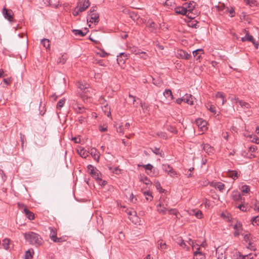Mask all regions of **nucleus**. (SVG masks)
<instances>
[{
    "mask_svg": "<svg viewBox=\"0 0 259 259\" xmlns=\"http://www.w3.org/2000/svg\"><path fill=\"white\" fill-rule=\"evenodd\" d=\"M26 240L29 244L34 245L36 246H39L44 243V240L40 236L33 232H26L24 234Z\"/></svg>",
    "mask_w": 259,
    "mask_h": 259,
    "instance_id": "f257e3e1",
    "label": "nucleus"
},
{
    "mask_svg": "<svg viewBox=\"0 0 259 259\" xmlns=\"http://www.w3.org/2000/svg\"><path fill=\"white\" fill-rule=\"evenodd\" d=\"M162 168L165 172H167L172 178H174L177 175L176 171L168 164H163Z\"/></svg>",
    "mask_w": 259,
    "mask_h": 259,
    "instance_id": "f03ea898",
    "label": "nucleus"
},
{
    "mask_svg": "<svg viewBox=\"0 0 259 259\" xmlns=\"http://www.w3.org/2000/svg\"><path fill=\"white\" fill-rule=\"evenodd\" d=\"M90 2L89 0H80L77 8L79 9V11L83 12L85 11L89 6Z\"/></svg>",
    "mask_w": 259,
    "mask_h": 259,
    "instance_id": "7ed1b4c3",
    "label": "nucleus"
},
{
    "mask_svg": "<svg viewBox=\"0 0 259 259\" xmlns=\"http://www.w3.org/2000/svg\"><path fill=\"white\" fill-rule=\"evenodd\" d=\"M177 56L185 59H189L191 57V52H187L185 50H177Z\"/></svg>",
    "mask_w": 259,
    "mask_h": 259,
    "instance_id": "20e7f679",
    "label": "nucleus"
},
{
    "mask_svg": "<svg viewBox=\"0 0 259 259\" xmlns=\"http://www.w3.org/2000/svg\"><path fill=\"white\" fill-rule=\"evenodd\" d=\"M3 15L6 19H7L9 21H12L13 19V13L11 10H8L6 8L3 9Z\"/></svg>",
    "mask_w": 259,
    "mask_h": 259,
    "instance_id": "39448f33",
    "label": "nucleus"
},
{
    "mask_svg": "<svg viewBox=\"0 0 259 259\" xmlns=\"http://www.w3.org/2000/svg\"><path fill=\"white\" fill-rule=\"evenodd\" d=\"M91 23H97L99 22V14L97 13L89 14L87 18V21L89 20Z\"/></svg>",
    "mask_w": 259,
    "mask_h": 259,
    "instance_id": "423d86ee",
    "label": "nucleus"
},
{
    "mask_svg": "<svg viewBox=\"0 0 259 259\" xmlns=\"http://www.w3.org/2000/svg\"><path fill=\"white\" fill-rule=\"evenodd\" d=\"M201 147L203 150L208 155H211L213 154L214 150L212 147L208 144H203L201 145Z\"/></svg>",
    "mask_w": 259,
    "mask_h": 259,
    "instance_id": "0eeeda50",
    "label": "nucleus"
},
{
    "mask_svg": "<svg viewBox=\"0 0 259 259\" xmlns=\"http://www.w3.org/2000/svg\"><path fill=\"white\" fill-rule=\"evenodd\" d=\"M142 166V167H144L145 168V169L150 171L149 172H147L148 175L151 176H154L156 175V172L155 171V169L154 168V167L153 166V165H151V164L148 163L146 165H141L140 164L138 165V166Z\"/></svg>",
    "mask_w": 259,
    "mask_h": 259,
    "instance_id": "6e6552de",
    "label": "nucleus"
},
{
    "mask_svg": "<svg viewBox=\"0 0 259 259\" xmlns=\"http://www.w3.org/2000/svg\"><path fill=\"white\" fill-rule=\"evenodd\" d=\"M127 59V55L124 53H120L119 55L117 56V61L118 64H124L125 60Z\"/></svg>",
    "mask_w": 259,
    "mask_h": 259,
    "instance_id": "1a4fd4ad",
    "label": "nucleus"
},
{
    "mask_svg": "<svg viewBox=\"0 0 259 259\" xmlns=\"http://www.w3.org/2000/svg\"><path fill=\"white\" fill-rule=\"evenodd\" d=\"M123 12L125 13H128L130 15V17L134 20L136 21L139 19L140 18L139 15L137 14V13L130 11L128 9H125L123 10Z\"/></svg>",
    "mask_w": 259,
    "mask_h": 259,
    "instance_id": "9d476101",
    "label": "nucleus"
},
{
    "mask_svg": "<svg viewBox=\"0 0 259 259\" xmlns=\"http://www.w3.org/2000/svg\"><path fill=\"white\" fill-rule=\"evenodd\" d=\"M168 201L166 198H161L160 203L157 205V207H162L165 209H168Z\"/></svg>",
    "mask_w": 259,
    "mask_h": 259,
    "instance_id": "9b49d317",
    "label": "nucleus"
},
{
    "mask_svg": "<svg viewBox=\"0 0 259 259\" xmlns=\"http://www.w3.org/2000/svg\"><path fill=\"white\" fill-rule=\"evenodd\" d=\"M175 12L178 14L183 15H187L188 10L187 8L184 7H178L175 8Z\"/></svg>",
    "mask_w": 259,
    "mask_h": 259,
    "instance_id": "f8f14e48",
    "label": "nucleus"
},
{
    "mask_svg": "<svg viewBox=\"0 0 259 259\" xmlns=\"http://www.w3.org/2000/svg\"><path fill=\"white\" fill-rule=\"evenodd\" d=\"M147 27L150 31H153L156 29L157 25L154 22L151 20H149L146 24Z\"/></svg>",
    "mask_w": 259,
    "mask_h": 259,
    "instance_id": "ddd939ff",
    "label": "nucleus"
},
{
    "mask_svg": "<svg viewBox=\"0 0 259 259\" xmlns=\"http://www.w3.org/2000/svg\"><path fill=\"white\" fill-rule=\"evenodd\" d=\"M193 97L190 94H186L184 96H183V101L185 103L190 104H193Z\"/></svg>",
    "mask_w": 259,
    "mask_h": 259,
    "instance_id": "4468645a",
    "label": "nucleus"
},
{
    "mask_svg": "<svg viewBox=\"0 0 259 259\" xmlns=\"http://www.w3.org/2000/svg\"><path fill=\"white\" fill-rule=\"evenodd\" d=\"M185 5H187L185 8H187L188 12L187 15L189 16L190 13H193V11H194V9L195 6V3L194 1H191L188 4H186Z\"/></svg>",
    "mask_w": 259,
    "mask_h": 259,
    "instance_id": "2eb2a0df",
    "label": "nucleus"
},
{
    "mask_svg": "<svg viewBox=\"0 0 259 259\" xmlns=\"http://www.w3.org/2000/svg\"><path fill=\"white\" fill-rule=\"evenodd\" d=\"M200 248L198 247L197 250L194 252V256L196 259H205V256L203 253L199 251Z\"/></svg>",
    "mask_w": 259,
    "mask_h": 259,
    "instance_id": "dca6fc26",
    "label": "nucleus"
},
{
    "mask_svg": "<svg viewBox=\"0 0 259 259\" xmlns=\"http://www.w3.org/2000/svg\"><path fill=\"white\" fill-rule=\"evenodd\" d=\"M164 96L168 100H172L174 99V97L172 94L171 91L169 89H166L163 92Z\"/></svg>",
    "mask_w": 259,
    "mask_h": 259,
    "instance_id": "f3484780",
    "label": "nucleus"
},
{
    "mask_svg": "<svg viewBox=\"0 0 259 259\" xmlns=\"http://www.w3.org/2000/svg\"><path fill=\"white\" fill-rule=\"evenodd\" d=\"M87 29L85 28L84 31L78 29H73L72 32L75 35H79L80 36H84L87 33Z\"/></svg>",
    "mask_w": 259,
    "mask_h": 259,
    "instance_id": "a211bd4d",
    "label": "nucleus"
},
{
    "mask_svg": "<svg viewBox=\"0 0 259 259\" xmlns=\"http://www.w3.org/2000/svg\"><path fill=\"white\" fill-rule=\"evenodd\" d=\"M245 39H246V40L252 42V44L254 45V46L256 48V49H257L258 44L255 42L254 38L253 37V36L252 35H250L248 33H247L246 34Z\"/></svg>",
    "mask_w": 259,
    "mask_h": 259,
    "instance_id": "6ab92c4d",
    "label": "nucleus"
},
{
    "mask_svg": "<svg viewBox=\"0 0 259 259\" xmlns=\"http://www.w3.org/2000/svg\"><path fill=\"white\" fill-rule=\"evenodd\" d=\"M23 211L29 220H33L34 219V214L32 212H31L28 208L26 207L24 208Z\"/></svg>",
    "mask_w": 259,
    "mask_h": 259,
    "instance_id": "aec40b11",
    "label": "nucleus"
},
{
    "mask_svg": "<svg viewBox=\"0 0 259 259\" xmlns=\"http://www.w3.org/2000/svg\"><path fill=\"white\" fill-rule=\"evenodd\" d=\"M212 186H213L215 189H218L221 192H223L225 188V185L221 182H216L212 185Z\"/></svg>",
    "mask_w": 259,
    "mask_h": 259,
    "instance_id": "412c9836",
    "label": "nucleus"
},
{
    "mask_svg": "<svg viewBox=\"0 0 259 259\" xmlns=\"http://www.w3.org/2000/svg\"><path fill=\"white\" fill-rule=\"evenodd\" d=\"M196 122L198 126L200 127L202 130H203V128H205L206 125V122L201 118H198L196 120Z\"/></svg>",
    "mask_w": 259,
    "mask_h": 259,
    "instance_id": "4be33fe9",
    "label": "nucleus"
},
{
    "mask_svg": "<svg viewBox=\"0 0 259 259\" xmlns=\"http://www.w3.org/2000/svg\"><path fill=\"white\" fill-rule=\"evenodd\" d=\"M50 230H51L50 237L52 241L55 239H57V231L56 229H53V228L50 227Z\"/></svg>",
    "mask_w": 259,
    "mask_h": 259,
    "instance_id": "5701e85b",
    "label": "nucleus"
},
{
    "mask_svg": "<svg viewBox=\"0 0 259 259\" xmlns=\"http://www.w3.org/2000/svg\"><path fill=\"white\" fill-rule=\"evenodd\" d=\"M91 154L92 155V156L93 157L94 159L95 160L98 161L100 156L98 152H97L96 149L93 148L91 149Z\"/></svg>",
    "mask_w": 259,
    "mask_h": 259,
    "instance_id": "b1692460",
    "label": "nucleus"
},
{
    "mask_svg": "<svg viewBox=\"0 0 259 259\" xmlns=\"http://www.w3.org/2000/svg\"><path fill=\"white\" fill-rule=\"evenodd\" d=\"M204 50H195L193 52V55L194 57H196L198 55H199L196 58L197 60L200 59L201 57V54H204Z\"/></svg>",
    "mask_w": 259,
    "mask_h": 259,
    "instance_id": "393cba45",
    "label": "nucleus"
},
{
    "mask_svg": "<svg viewBox=\"0 0 259 259\" xmlns=\"http://www.w3.org/2000/svg\"><path fill=\"white\" fill-rule=\"evenodd\" d=\"M239 104L240 106L244 109H248L251 108V105L250 104L243 101L241 100L239 101Z\"/></svg>",
    "mask_w": 259,
    "mask_h": 259,
    "instance_id": "a878e982",
    "label": "nucleus"
},
{
    "mask_svg": "<svg viewBox=\"0 0 259 259\" xmlns=\"http://www.w3.org/2000/svg\"><path fill=\"white\" fill-rule=\"evenodd\" d=\"M231 197L236 201H239L241 199V196L238 192H233L231 195Z\"/></svg>",
    "mask_w": 259,
    "mask_h": 259,
    "instance_id": "bb28decb",
    "label": "nucleus"
},
{
    "mask_svg": "<svg viewBox=\"0 0 259 259\" xmlns=\"http://www.w3.org/2000/svg\"><path fill=\"white\" fill-rule=\"evenodd\" d=\"M41 44L43 46V47L45 49H49L50 46V41L49 39L44 38L41 40Z\"/></svg>",
    "mask_w": 259,
    "mask_h": 259,
    "instance_id": "cd10ccee",
    "label": "nucleus"
},
{
    "mask_svg": "<svg viewBox=\"0 0 259 259\" xmlns=\"http://www.w3.org/2000/svg\"><path fill=\"white\" fill-rule=\"evenodd\" d=\"M10 243V239L8 238H5L3 240L2 245L5 249H8L9 248V245Z\"/></svg>",
    "mask_w": 259,
    "mask_h": 259,
    "instance_id": "c85d7f7f",
    "label": "nucleus"
},
{
    "mask_svg": "<svg viewBox=\"0 0 259 259\" xmlns=\"http://www.w3.org/2000/svg\"><path fill=\"white\" fill-rule=\"evenodd\" d=\"M158 247L161 250L165 249L167 248V245L163 240H159L157 241Z\"/></svg>",
    "mask_w": 259,
    "mask_h": 259,
    "instance_id": "c756f323",
    "label": "nucleus"
},
{
    "mask_svg": "<svg viewBox=\"0 0 259 259\" xmlns=\"http://www.w3.org/2000/svg\"><path fill=\"white\" fill-rule=\"evenodd\" d=\"M101 175L100 172L98 170L95 171L93 174H91L92 177L94 178L97 181H101V178L99 177V175Z\"/></svg>",
    "mask_w": 259,
    "mask_h": 259,
    "instance_id": "7c9ffc66",
    "label": "nucleus"
},
{
    "mask_svg": "<svg viewBox=\"0 0 259 259\" xmlns=\"http://www.w3.org/2000/svg\"><path fill=\"white\" fill-rule=\"evenodd\" d=\"M74 108L77 113L83 114L85 112V108L82 106L77 105L76 107H74Z\"/></svg>",
    "mask_w": 259,
    "mask_h": 259,
    "instance_id": "2f4dec72",
    "label": "nucleus"
},
{
    "mask_svg": "<svg viewBox=\"0 0 259 259\" xmlns=\"http://www.w3.org/2000/svg\"><path fill=\"white\" fill-rule=\"evenodd\" d=\"M140 181L143 182L146 185H151L152 184V182L146 176H142V177H141L140 178Z\"/></svg>",
    "mask_w": 259,
    "mask_h": 259,
    "instance_id": "473e14b6",
    "label": "nucleus"
},
{
    "mask_svg": "<svg viewBox=\"0 0 259 259\" xmlns=\"http://www.w3.org/2000/svg\"><path fill=\"white\" fill-rule=\"evenodd\" d=\"M151 150L156 155H159L161 157H163V153H162V151L159 152V148H157L156 147H154V148H151Z\"/></svg>",
    "mask_w": 259,
    "mask_h": 259,
    "instance_id": "72a5a7b5",
    "label": "nucleus"
},
{
    "mask_svg": "<svg viewBox=\"0 0 259 259\" xmlns=\"http://www.w3.org/2000/svg\"><path fill=\"white\" fill-rule=\"evenodd\" d=\"M33 250H28L26 251L25 254V259H31L33 257Z\"/></svg>",
    "mask_w": 259,
    "mask_h": 259,
    "instance_id": "f704fd0d",
    "label": "nucleus"
},
{
    "mask_svg": "<svg viewBox=\"0 0 259 259\" xmlns=\"http://www.w3.org/2000/svg\"><path fill=\"white\" fill-rule=\"evenodd\" d=\"M99 52H96V54L101 57H105L109 55V54L104 51V50H99Z\"/></svg>",
    "mask_w": 259,
    "mask_h": 259,
    "instance_id": "c9c22d12",
    "label": "nucleus"
},
{
    "mask_svg": "<svg viewBox=\"0 0 259 259\" xmlns=\"http://www.w3.org/2000/svg\"><path fill=\"white\" fill-rule=\"evenodd\" d=\"M110 170L116 174H119L120 173V169L118 167H109Z\"/></svg>",
    "mask_w": 259,
    "mask_h": 259,
    "instance_id": "e433bc0d",
    "label": "nucleus"
},
{
    "mask_svg": "<svg viewBox=\"0 0 259 259\" xmlns=\"http://www.w3.org/2000/svg\"><path fill=\"white\" fill-rule=\"evenodd\" d=\"M67 59V55L64 54L62 55L61 58H59L58 60V62L59 63L64 64Z\"/></svg>",
    "mask_w": 259,
    "mask_h": 259,
    "instance_id": "4c0bfd02",
    "label": "nucleus"
},
{
    "mask_svg": "<svg viewBox=\"0 0 259 259\" xmlns=\"http://www.w3.org/2000/svg\"><path fill=\"white\" fill-rule=\"evenodd\" d=\"M250 140L252 142L259 144V138L255 135H251L250 136Z\"/></svg>",
    "mask_w": 259,
    "mask_h": 259,
    "instance_id": "58836bf2",
    "label": "nucleus"
},
{
    "mask_svg": "<svg viewBox=\"0 0 259 259\" xmlns=\"http://www.w3.org/2000/svg\"><path fill=\"white\" fill-rule=\"evenodd\" d=\"M65 102V99L60 100L57 104V108L58 109H60L64 106Z\"/></svg>",
    "mask_w": 259,
    "mask_h": 259,
    "instance_id": "ea45409f",
    "label": "nucleus"
},
{
    "mask_svg": "<svg viewBox=\"0 0 259 259\" xmlns=\"http://www.w3.org/2000/svg\"><path fill=\"white\" fill-rule=\"evenodd\" d=\"M177 243L180 245V246L183 248H185L186 246V244L184 242L182 237H179L178 238Z\"/></svg>",
    "mask_w": 259,
    "mask_h": 259,
    "instance_id": "a19ab883",
    "label": "nucleus"
},
{
    "mask_svg": "<svg viewBox=\"0 0 259 259\" xmlns=\"http://www.w3.org/2000/svg\"><path fill=\"white\" fill-rule=\"evenodd\" d=\"M96 169H97L96 168L94 167L92 165H89L88 166V170L89 173L90 175L93 174V172H94L96 170Z\"/></svg>",
    "mask_w": 259,
    "mask_h": 259,
    "instance_id": "79ce46f5",
    "label": "nucleus"
},
{
    "mask_svg": "<svg viewBox=\"0 0 259 259\" xmlns=\"http://www.w3.org/2000/svg\"><path fill=\"white\" fill-rule=\"evenodd\" d=\"M155 187H156V189L159 190L160 193H163L165 191L164 189H163L161 188L160 184L159 182H157L155 183Z\"/></svg>",
    "mask_w": 259,
    "mask_h": 259,
    "instance_id": "37998d69",
    "label": "nucleus"
},
{
    "mask_svg": "<svg viewBox=\"0 0 259 259\" xmlns=\"http://www.w3.org/2000/svg\"><path fill=\"white\" fill-rule=\"evenodd\" d=\"M241 191L243 193H248L250 191V188L248 186L243 185L241 187Z\"/></svg>",
    "mask_w": 259,
    "mask_h": 259,
    "instance_id": "c03bdc74",
    "label": "nucleus"
},
{
    "mask_svg": "<svg viewBox=\"0 0 259 259\" xmlns=\"http://www.w3.org/2000/svg\"><path fill=\"white\" fill-rule=\"evenodd\" d=\"M78 153L82 157L85 158L88 156L87 153L84 149H80V151L78 150Z\"/></svg>",
    "mask_w": 259,
    "mask_h": 259,
    "instance_id": "a18cd8bd",
    "label": "nucleus"
},
{
    "mask_svg": "<svg viewBox=\"0 0 259 259\" xmlns=\"http://www.w3.org/2000/svg\"><path fill=\"white\" fill-rule=\"evenodd\" d=\"M244 2L250 6H254L256 5V2L254 0H244Z\"/></svg>",
    "mask_w": 259,
    "mask_h": 259,
    "instance_id": "49530a36",
    "label": "nucleus"
},
{
    "mask_svg": "<svg viewBox=\"0 0 259 259\" xmlns=\"http://www.w3.org/2000/svg\"><path fill=\"white\" fill-rule=\"evenodd\" d=\"M229 98L230 99L231 101L232 102H233V103H239V101H240V100H239L238 98H236L235 96L234 95H232L231 96H230L229 97Z\"/></svg>",
    "mask_w": 259,
    "mask_h": 259,
    "instance_id": "de8ad7c7",
    "label": "nucleus"
},
{
    "mask_svg": "<svg viewBox=\"0 0 259 259\" xmlns=\"http://www.w3.org/2000/svg\"><path fill=\"white\" fill-rule=\"evenodd\" d=\"M167 210L168 211V212L169 214H174L176 215H177V213H178V211L176 209H172V208L168 209V208Z\"/></svg>",
    "mask_w": 259,
    "mask_h": 259,
    "instance_id": "09e8293b",
    "label": "nucleus"
},
{
    "mask_svg": "<svg viewBox=\"0 0 259 259\" xmlns=\"http://www.w3.org/2000/svg\"><path fill=\"white\" fill-rule=\"evenodd\" d=\"M251 222L252 224H254V223H257V222H259V217L256 216L255 217H253L251 219Z\"/></svg>",
    "mask_w": 259,
    "mask_h": 259,
    "instance_id": "8fccbe9b",
    "label": "nucleus"
},
{
    "mask_svg": "<svg viewBox=\"0 0 259 259\" xmlns=\"http://www.w3.org/2000/svg\"><path fill=\"white\" fill-rule=\"evenodd\" d=\"M78 88L83 92H85V90L87 89L86 85H84L79 82L78 83Z\"/></svg>",
    "mask_w": 259,
    "mask_h": 259,
    "instance_id": "3c124183",
    "label": "nucleus"
},
{
    "mask_svg": "<svg viewBox=\"0 0 259 259\" xmlns=\"http://www.w3.org/2000/svg\"><path fill=\"white\" fill-rule=\"evenodd\" d=\"M224 96L225 95H224V94L220 92H218L215 95L216 98H222V99H224Z\"/></svg>",
    "mask_w": 259,
    "mask_h": 259,
    "instance_id": "603ef678",
    "label": "nucleus"
},
{
    "mask_svg": "<svg viewBox=\"0 0 259 259\" xmlns=\"http://www.w3.org/2000/svg\"><path fill=\"white\" fill-rule=\"evenodd\" d=\"M167 209H165L163 208L162 207V208H159L157 207V211L159 212V213H161L162 214H165L166 210Z\"/></svg>",
    "mask_w": 259,
    "mask_h": 259,
    "instance_id": "864d4df0",
    "label": "nucleus"
},
{
    "mask_svg": "<svg viewBox=\"0 0 259 259\" xmlns=\"http://www.w3.org/2000/svg\"><path fill=\"white\" fill-rule=\"evenodd\" d=\"M81 12L79 11V9L78 8H77V7L75 8L74 11L73 12V15L74 16H76L77 15H78L79 14V13H80Z\"/></svg>",
    "mask_w": 259,
    "mask_h": 259,
    "instance_id": "5fc2aeb1",
    "label": "nucleus"
},
{
    "mask_svg": "<svg viewBox=\"0 0 259 259\" xmlns=\"http://www.w3.org/2000/svg\"><path fill=\"white\" fill-rule=\"evenodd\" d=\"M242 259H252L253 257H250L251 256V254H249L248 255H240Z\"/></svg>",
    "mask_w": 259,
    "mask_h": 259,
    "instance_id": "6e6d98bb",
    "label": "nucleus"
},
{
    "mask_svg": "<svg viewBox=\"0 0 259 259\" xmlns=\"http://www.w3.org/2000/svg\"><path fill=\"white\" fill-rule=\"evenodd\" d=\"M195 216L198 218H201L202 213V212L200 210H198L195 213Z\"/></svg>",
    "mask_w": 259,
    "mask_h": 259,
    "instance_id": "4d7b16f0",
    "label": "nucleus"
},
{
    "mask_svg": "<svg viewBox=\"0 0 259 259\" xmlns=\"http://www.w3.org/2000/svg\"><path fill=\"white\" fill-rule=\"evenodd\" d=\"M208 110L212 113L215 114L216 111H215V108L214 106L211 105L210 108H208Z\"/></svg>",
    "mask_w": 259,
    "mask_h": 259,
    "instance_id": "13d9d810",
    "label": "nucleus"
},
{
    "mask_svg": "<svg viewBox=\"0 0 259 259\" xmlns=\"http://www.w3.org/2000/svg\"><path fill=\"white\" fill-rule=\"evenodd\" d=\"M257 150V147L256 146H250L249 148V151L251 152H254Z\"/></svg>",
    "mask_w": 259,
    "mask_h": 259,
    "instance_id": "bf43d9fd",
    "label": "nucleus"
},
{
    "mask_svg": "<svg viewBox=\"0 0 259 259\" xmlns=\"http://www.w3.org/2000/svg\"><path fill=\"white\" fill-rule=\"evenodd\" d=\"M244 240L246 242L248 241H250V234H245L244 236Z\"/></svg>",
    "mask_w": 259,
    "mask_h": 259,
    "instance_id": "052dcab7",
    "label": "nucleus"
},
{
    "mask_svg": "<svg viewBox=\"0 0 259 259\" xmlns=\"http://www.w3.org/2000/svg\"><path fill=\"white\" fill-rule=\"evenodd\" d=\"M241 224L240 222H238L236 225H235V226H234V229L237 230L239 229V228H241Z\"/></svg>",
    "mask_w": 259,
    "mask_h": 259,
    "instance_id": "680f3d73",
    "label": "nucleus"
},
{
    "mask_svg": "<svg viewBox=\"0 0 259 259\" xmlns=\"http://www.w3.org/2000/svg\"><path fill=\"white\" fill-rule=\"evenodd\" d=\"M21 135V145H22V147L23 146V145H24V140H25V137L24 135H22V134H20Z\"/></svg>",
    "mask_w": 259,
    "mask_h": 259,
    "instance_id": "e2e57ef3",
    "label": "nucleus"
},
{
    "mask_svg": "<svg viewBox=\"0 0 259 259\" xmlns=\"http://www.w3.org/2000/svg\"><path fill=\"white\" fill-rule=\"evenodd\" d=\"M232 175L231 176V177L233 179H235L236 178H238V174L236 171H232Z\"/></svg>",
    "mask_w": 259,
    "mask_h": 259,
    "instance_id": "0e129e2a",
    "label": "nucleus"
},
{
    "mask_svg": "<svg viewBox=\"0 0 259 259\" xmlns=\"http://www.w3.org/2000/svg\"><path fill=\"white\" fill-rule=\"evenodd\" d=\"M3 81L7 85H9L11 82V79L9 78H4Z\"/></svg>",
    "mask_w": 259,
    "mask_h": 259,
    "instance_id": "69168bd1",
    "label": "nucleus"
},
{
    "mask_svg": "<svg viewBox=\"0 0 259 259\" xmlns=\"http://www.w3.org/2000/svg\"><path fill=\"white\" fill-rule=\"evenodd\" d=\"M229 14L230 15V16L231 17H233L234 16V14H235V11H234V9L233 8H231L230 10H229Z\"/></svg>",
    "mask_w": 259,
    "mask_h": 259,
    "instance_id": "338daca9",
    "label": "nucleus"
},
{
    "mask_svg": "<svg viewBox=\"0 0 259 259\" xmlns=\"http://www.w3.org/2000/svg\"><path fill=\"white\" fill-rule=\"evenodd\" d=\"M84 120H85V117H84L83 116H80V117H78V121L79 122V123H82L83 122H84Z\"/></svg>",
    "mask_w": 259,
    "mask_h": 259,
    "instance_id": "774afa93",
    "label": "nucleus"
}]
</instances>
